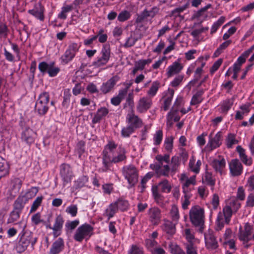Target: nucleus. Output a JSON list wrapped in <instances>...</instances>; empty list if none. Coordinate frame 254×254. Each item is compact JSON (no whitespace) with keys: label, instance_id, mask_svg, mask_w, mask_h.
Masks as SVG:
<instances>
[{"label":"nucleus","instance_id":"680f3d73","mask_svg":"<svg viewBox=\"0 0 254 254\" xmlns=\"http://www.w3.org/2000/svg\"><path fill=\"white\" fill-rule=\"evenodd\" d=\"M44 197L43 196H38L33 202L30 210V213H31L34 212L37 210L38 208L41 205L42 201L43 200Z\"/></svg>","mask_w":254,"mask_h":254},{"label":"nucleus","instance_id":"864d4df0","mask_svg":"<svg viewBox=\"0 0 254 254\" xmlns=\"http://www.w3.org/2000/svg\"><path fill=\"white\" fill-rule=\"evenodd\" d=\"M231 42V40H229L222 43L215 51L214 53V56L218 57L230 45Z\"/></svg>","mask_w":254,"mask_h":254},{"label":"nucleus","instance_id":"f3484780","mask_svg":"<svg viewBox=\"0 0 254 254\" xmlns=\"http://www.w3.org/2000/svg\"><path fill=\"white\" fill-rule=\"evenodd\" d=\"M155 159L157 162L153 164H151L150 165V168L152 170H154L155 173L157 175L158 169L156 167V166H159V168L161 169L162 166H164L163 164V162L167 164L169 163L170 162V155L168 154H165L164 155L158 154L156 156Z\"/></svg>","mask_w":254,"mask_h":254},{"label":"nucleus","instance_id":"c03bdc74","mask_svg":"<svg viewBox=\"0 0 254 254\" xmlns=\"http://www.w3.org/2000/svg\"><path fill=\"white\" fill-rule=\"evenodd\" d=\"M26 199L22 196H19L14 203V210L21 212L25 204L27 203Z\"/></svg>","mask_w":254,"mask_h":254},{"label":"nucleus","instance_id":"2f4dec72","mask_svg":"<svg viewBox=\"0 0 254 254\" xmlns=\"http://www.w3.org/2000/svg\"><path fill=\"white\" fill-rule=\"evenodd\" d=\"M233 104L232 99H226L221 102L218 106V110L221 114H226Z\"/></svg>","mask_w":254,"mask_h":254},{"label":"nucleus","instance_id":"4c0bfd02","mask_svg":"<svg viewBox=\"0 0 254 254\" xmlns=\"http://www.w3.org/2000/svg\"><path fill=\"white\" fill-rule=\"evenodd\" d=\"M160 86V84L158 81L153 82L149 89L147 91V96L152 99V97L156 95Z\"/></svg>","mask_w":254,"mask_h":254},{"label":"nucleus","instance_id":"c85d7f7f","mask_svg":"<svg viewBox=\"0 0 254 254\" xmlns=\"http://www.w3.org/2000/svg\"><path fill=\"white\" fill-rule=\"evenodd\" d=\"M201 165V161L200 160L196 161L193 155L190 157L189 162V169L190 171L195 174H198L200 172Z\"/></svg>","mask_w":254,"mask_h":254},{"label":"nucleus","instance_id":"4468645a","mask_svg":"<svg viewBox=\"0 0 254 254\" xmlns=\"http://www.w3.org/2000/svg\"><path fill=\"white\" fill-rule=\"evenodd\" d=\"M226 160L222 156H219L211 162V166L215 171L220 175H224L226 174Z\"/></svg>","mask_w":254,"mask_h":254},{"label":"nucleus","instance_id":"a878e982","mask_svg":"<svg viewBox=\"0 0 254 254\" xmlns=\"http://www.w3.org/2000/svg\"><path fill=\"white\" fill-rule=\"evenodd\" d=\"M183 236L187 241L186 244L199 243L200 241L194 236V232L192 229L185 228L183 231Z\"/></svg>","mask_w":254,"mask_h":254},{"label":"nucleus","instance_id":"bb28decb","mask_svg":"<svg viewBox=\"0 0 254 254\" xmlns=\"http://www.w3.org/2000/svg\"><path fill=\"white\" fill-rule=\"evenodd\" d=\"M44 8L40 3H36L34 8L29 10L28 12L41 21L44 19Z\"/></svg>","mask_w":254,"mask_h":254},{"label":"nucleus","instance_id":"09e8293b","mask_svg":"<svg viewBox=\"0 0 254 254\" xmlns=\"http://www.w3.org/2000/svg\"><path fill=\"white\" fill-rule=\"evenodd\" d=\"M159 8L156 6L153 7L149 10H144L141 13V16L142 18L148 17H153L159 12Z\"/></svg>","mask_w":254,"mask_h":254},{"label":"nucleus","instance_id":"aec40b11","mask_svg":"<svg viewBox=\"0 0 254 254\" xmlns=\"http://www.w3.org/2000/svg\"><path fill=\"white\" fill-rule=\"evenodd\" d=\"M230 173L232 176H240L243 172V166L238 159H233L229 163Z\"/></svg>","mask_w":254,"mask_h":254},{"label":"nucleus","instance_id":"f257e3e1","mask_svg":"<svg viewBox=\"0 0 254 254\" xmlns=\"http://www.w3.org/2000/svg\"><path fill=\"white\" fill-rule=\"evenodd\" d=\"M126 151L123 147H119L105 159H103V166L99 169V172H106L110 170L112 163H118L126 159Z\"/></svg>","mask_w":254,"mask_h":254},{"label":"nucleus","instance_id":"58836bf2","mask_svg":"<svg viewBox=\"0 0 254 254\" xmlns=\"http://www.w3.org/2000/svg\"><path fill=\"white\" fill-rule=\"evenodd\" d=\"M117 145L113 142H110L109 143L106 145L104 150L103 151V159H105L110 155H112V153L115 151V149L116 148Z\"/></svg>","mask_w":254,"mask_h":254},{"label":"nucleus","instance_id":"cd10ccee","mask_svg":"<svg viewBox=\"0 0 254 254\" xmlns=\"http://www.w3.org/2000/svg\"><path fill=\"white\" fill-rule=\"evenodd\" d=\"M205 245L209 249H215L218 247V243L212 232L209 231L204 236Z\"/></svg>","mask_w":254,"mask_h":254},{"label":"nucleus","instance_id":"13d9d810","mask_svg":"<svg viewBox=\"0 0 254 254\" xmlns=\"http://www.w3.org/2000/svg\"><path fill=\"white\" fill-rule=\"evenodd\" d=\"M233 212L232 209L228 206L225 205L223 208V212L226 223L228 224L230 222Z\"/></svg>","mask_w":254,"mask_h":254},{"label":"nucleus","instance_id":"4d7b16f0","mask_svg":"<svg viewBox=\"0 0 254 254\" xmlns=\"http://www.w3.org/2000/svg\"><path fill=\"white\" fill-rule=\"evenodd\" d=\"M170 216L173 221L177 222L180 219V215L178 207L175 205H172L170 212Z\"/></svg>","mask_w":254,"mask_h":254},{"label":"nucleus","instance_id":"79ce46f5","mask_svg":"<svg viewBox=\"0 0 254 254\" xmlns=\"http://www.w3.org/2000/svg\"><path fill=\"white\" fill-rule=\"evenodd\" d=\"M29 244V240L27 238H21L16 247L17 252L18 253L24 252L27 249Z\"/></svg>","mask_w":254,"mask_h":254},{"label":"nucleus","instance_id":"39448f33","mask_svg":"<svg viewBox=\"0 0 254 254\" xmlns=\"http://www.w3.org/2000/svg\"><path fill=\"white\" fill-rule=\"evenodd\" d=\"M49 95L43 92L39 96L35 104V109L40 115H45L49 110Z\"/></svg>","mask_w":254,"mask_h":254},{"label":"nucleus","instance_id":"0eeeda50","mask_svg":"<svg viewBox=\"0 0 254 254\" xmlns=\"http://www.w3.org/2000/svg\"><path fill=\"white\" fill-rule=\"evenodd\" d=\"M184 193H190L196 184V176L189 177L186 174H182L180 178Z\"/></svg>","mask_w":254,"mask_h":254},{"label":"nucleus","instance_id":"37998d69","mask_svg":"<svg viewBox=\"0 0 254 254\" xmlns=\"http://www.w3.org/2000/svg\"><path fill=\"white\" fill-rule=\"evenodd\" d=\"M152 60L150 58L138 60L135 62L136 68L140 69V70L145 69V71L146 70L145 69L146 67H147L152 63Z\"/></svg>","mask_w":254,"mask_h":254},{"label":"nucleus","instance_id":"052dcab7","mask_svg":"<svg viewBox=\"0 0 254 254\" xmlns=\"http://www.w3.org/2000/svg\"><path fill=\"white\" fill-rule=\"evenodd\" d=\"M79 224L78 220H75L73 221H68L65 224V229L66 232H71Z\"/></svg>","mask_w":254,"mask_h":254},{"label":"nucleus","instance_id":"ea45409f","mask_svg":"<svg viewBox=\"0 0 254 254\" xmlns=\"http://www.w3.org/2000/svg\"><path fill=\"white\" fill-rule=\"evenodd\" d=\"M226 206H228L235 212L240 207L241 204L237 200V198L233 196L226 201Z\"/></svg>","mask_w":254,"mask_h":254},{"label":"nucleus","instance_id":"a18cd8bd","mask_svg":"<svg viewBox=\"0 0 254 254\" xmlns=\"http://www.w3.org/2000/svg\"><path fill=\"white\" fill-rule=\"evenodd\" d=\"M53 64H55V63L54 62H51L49 63H47L45 62H42L39 63L38 65V68L40 70V71L43 73L45 72H47L48 73H49V71H50Z\"/></svg>","mask_w":254,"mask_h":254},{"label":"nucleus","instance_id":"72a5a7b5","mask_svg":"<svg viewBox=\"0 0 254 254\" xmlns=\"http://www.w3.org/2000/svg\"><path fill=\"white\" fill-rule=\"evenodd\" d=\"M118 211L117 204L114 203H111L106 209L104 213V215L108 218V219H111L117 213Z\"/></svg>","mask_w":254,"mask_h":254},{"label":"nucleus","instance_id":"a211bd4d","mask_svg":"<svg viewBox=\"0 0 254 254\" xmlns=\"http://www.w3.org/2000/svg\"><path fill=\"white\" fill-rule=\"evenodd\" d=\"M221 137L220 132H217L214 137H212L211 134H210L209 140L205 146V149L208 151H211L218 147L221 144Z\"/></svg>","mask_w":254,"mask_h":254},{"label":"nucleus","instance_id":"dca6fc26","mask_svg":"<svg viewBox=\"0 0 254 254\" xmlns=\"http://www.w3.org/2000/svg\"><path fill=\"white\" fill-rule=\"evenodd\" d=\"M126 122L134 130L141 127L143 125L142 120L135 115L133 111L127 114L126 117Z\"/></svg>","mask_w":254,"mask_h":254},{"label":"nucleus","instance_id":"f704fd0d","mask_svg":"<svg viewBox=\"0 0 254 254\" xmlns=\"http://www.w3.org/2000/svg\"><path fill=\"white\" fill-rule=\"evenodd\" d=\"M154 187H158V190L162 192L168 193L171 190V186L169 181L166 179L159 182L157 186Z\"/></svg>","mask_w":254,"mask_h":254},{"label":"nucleus","instance_id":"4be33fe9","mask_svg":"<svg viewBox=\"0 0 254 254\" xmlns=\"http://www.w3.org/2000/svg\"><path fill=\"white\" fill-rule=\"evenodd\" d=\"M119 80L120 77L116 75L113 76L106 82L102 84L100 88V90L104 94L109 93L114 88L115 85Z\"/></svg>","mask_w":254,"mask_h":254},{"label":"nucleus","instance_id":"20e7f679","mask_svg":"<svg viewBox=\"0 0 254 254\" xmlns=\"http://www.w3.org/2000/svg\"><path fill=\"white\" fill-rule=\"evenodd\" d=\"M122 173L130 187H132L138 181V171L136 167L132 165L123 167Z\"/></svg>","mask_w":254,"mask_h":254},{"label":"nucleus","instance_id":"7c9ffc66","mask_svg":"<svg viewBox=\"0 0 254 254\" xmlns=\"http://www.w3.org/2000/svg\"><path fill=\"white\" fill-rule=\"evenodd\" d=\"M161 229L169 235H172L176 232L175 225L169 220L164 219L161 226Z\"/></svg>","mask_w":254,"mask_h":254},{"label":"nucleus","instance_id":"69168bd1","mask_svg":"<svg viewBox=\"0 0 254 254\" xmlns=\"http://www.w3.org/2000/svg\"><path fill=\"white\" fill-rule=\"evenodd\" d=\"M166 57L163 56L159 58L158 60L156 61L152 65V66L147 70L145 71V73L152 71L153 69H157L160 67L163 63L166 60Z\"/></svg>","mask_w":254,"mask_h":254},{"label":"nucleus","instance_id":"338daca9","mask_svg":"<svg viewBox=\"0 0 254 254\" xmlns=\"http://www.w3.org/2000/svg\"><path fill=\"white\" fill-rule=\"evenodd\" d=\"M163 139V132L161 130H157L153 135V143L155 145H159Z\"/></svg>","mask_w":254,"mask_h":254},{"label":"nucleus","instance_id":"6ab92c4d","mask_svg":"<svg viewBox=\"0 0 254 254\" xmlns=\"http://www.w3.org/2000/svg\"><path fill=\"white\" fill-rule=\"evenodd\" d=\"M179 100H177L172 110L168 113L167 116L166 125L169 127H171L174 122H178L180 119L178 115V109H176L175 106L179 103Z\"/></svg>","mask_w":254,"mask_h":254},{"label":"nucleus","instance_id":"2eb2a0df","mask_svg":"<svg viewBox=\"0 0 254 254\" xmlns=\"http://www.w3.org/2000/svg\"><path fill=\"white\" fill-rule=\"evenodd\" d=\"M152 100L148 96H143L139 99L136 105V110L139 113H145L151 108L152 105Z\"/></svg>","mask_w":254,"mask_h":254},{"label":"nucleus","instance_id":"774afa93","mask_svg":"<svg viewBox=\"0 0 254 254\" xmlns=\"http://www.w3.org/2000/svg\"><path fill=\"white\" fill-rule=\"evenodd\" d=\"M207 60V58L200 57L194 62L193 64L194 67L196 66L198 68H202L205 66Z\"/></svg>","mask_w":254,"mask_h":254},{"label":"nucleus","instance_id":"6e6552de","mask_svg":"<svg viewBox=\"0 0 254 254\" xmlns=\"http://www.w3.org/2000/svg\"><path fill=\"white\" fill-rule=\"evenodd\" d=\"M110 49L108 46H104L100 55L92 62V65L94 68H99L105 65L110 58Z\"/></svg>","mask_w":254,"mask_h":254},{"label":"nucleus","instance_id":"7ed1b4c3","mask_svg":"<svg viewBox=\"0 0 254 254\" xmlns=\"http://www.w3.org/2000/svg\"><path fill=\"white\" fill-rule=\"evenodd\" d=\"M189 217L192 225L201 226L204 223V210L199 205H194L191 207L189 212Z\"/></svg>","mask_w":254,"mask_h":254},{"label":"nucleus","instance_id":"9d476101","mask_svg":"<svg viewBox=\"0 0 254 254\" xmlns=\"http://www.w3.org/2000/svg\"><path fill=\"white\" fill-rule=\"evenodd\" d=\"M253 227L248 223L245 224L244 229L242 227L239 228V232L238 234V237L239 240L243 242L245 247L246 248L249 247L250 245L248 244L250 241L252 240L253 236L251 235L253 233Z\"/></svg>","mask_w":254,"mask_h":254},{"label":"nucleus","instance_id":"473e14b6","mask_svg":"<svg viewBox=\"0 0 254 254\" xmlns=\"http://www.w3.org/2000/svg\"><path fill=\"white\" fill-rule=\"evenodd\" d=\"M237 151L238 152L241 161L246 165L251 166L253 163L252 159L251 157H248L245 154V150L241 146L237 147Z\"/></svg>","mask_w":254,"mask_h":254},{"label":"nucleus","instance_id":"603ef678","mask_svg":"<svg viewBox=\"0 0 254 254\" xmlns=\"http://www.w3.org/2000/svg\"><path fill=\"white\" fill-rule=\"evenodd\" d=\"M199 244H185L187 254H197V245Z\"/></svg>","mask_w":254,"mask_h":254},{"label":"nucleus","instance_id":"de8ad7c7","mask_svg":"<svg viewBox=\"0 0 254 254\" xmlns=\"http://www.w3.org/2000/svg\"><path fill=\"white\" fill-rule=\"evenodd\" d=\"M114 203L117 204L118 210L119 209L122 211L127 210L129 207V203L128 201L123 198L118 199Z\"/></svg>","mask_w":254,"mask_h":254},{"label":"nucleus","instance_id":"b1692460","mask_svg":"<svg viewBox=\"0 0 254 254\" xmlns=\"http://www.w3.org/2000/svg\"><path fill=\"white\" fill-rule=\"evenodd\" d=\"M36 133L30 128H25L21 133V140L28 144L34 143Z\"/></svg>","mask_w":254,"mask_h":254},{"label":"nucleus","instance_id":"49530a36","mask_svg":"<svg viewBox=\"0 0 254 254\" xmlns=\"http://www.w3.org/2000/svg\"><path fill=\"white\" fill-rule=\"evenodd\" d=\"M151 191L153 197L155 202L158 204H162L164 199V197L159 193V190H158V187H152Z\"/></svg>","mask_w":254,"mask_h":254},{"label":"nucleus","instance_id":"6e6d98bb","mask_svg":"<svg viewBox=\"0 0 254 254\" xmlns=\"http://www.w3.org/2000/svg\"><path fill=\"white\" fill-rule=\"evenodd\" d=\"M8 164L5 161L0 162V179L9 173Z\"/></svg>","mask_w":254,"mask_h":254},{"label":"nucleus","instance_id":"f8f14e48","mask_svg":"<svg viewBox=\"0 0 254 254\" xmlns=\"http://www.w3.org/2000/svg\"><path fill=\"white\" fill-rule=\"evenodd\" d=\"M60 175L64 186L70 183L74 177L71 168L69 165L66 164H64L61 165Z\"/></svg>","mask_w":254,"mask_h":254},{"label":"nucleus","instance_id":"1a4fd4ad","mask_svg":"<svg viewBox=\"0 0 254 254\" xmlns=\"http://www.w3.org/2000/svg\"><path fill=\"white\" fill-rule=\"evenodd\" d=\"M80 45L76 43H70L64 53L61 56L60 60L62 63L67 64L71 61L78 52Z\"/></svg>","mask_w":254,"mask_h":254},{"label":"nucleus","instance_id":"f03ea898","mask_svg":"<svg viewBox=\"0 0 254 254\" xmlns=\"http://www.w3.org/2000/svg\"><path fill=\"white\" fill-rule=\"evenodd\" d=\"M180 166V160L179 156H173L172 157L169 164L164 165L161 169L159 166H156V167L158 169L157 175L166 177L170 176H173L178 171Z\"/></svg>","mask_w":254,"mask_h":254},{"label":"nucleus","instance_id":"e433bc0d","mask_svg":"<svg viewBox=\"0 0 254 254\" xmlns=\"http://www.w3.org/2000/svg\"><path fill=\"white\" fill-rule=\"evenodd\" d=\"M88 182V178L86 176H82L74 182L73 189H79L85 186Z\"/></svg>","mask_w":254,"mask_h":254},{"label":"nucleus","instance_id":"412c9836","mask_svg":"<svg viewBox=\"0 0 254 254\" xmlns=\"http://www.w3.org/2000/svg\"><path fill=\"white\" fill-rule=\"evenodd\" d=\"M22 186L21 180L17 178L11 179L9 182L7 186L8 191L9 195L15 196L19 191Z\"/></svg>","mask_w":254,"mask_h":254},{"label":"nucleus","instance_id":"a19ab883","mask_svg":"<svg viewBox=\"0 0 254 254\" xmlns=\"http://www.w3.org/2000/svg\"><path fill=\"white\" fill-rule=\"evenodd\" d=\"M108 113V110L106 108L103 107L98 109L93 119L92 122L93 123H98L103 117L106 116Z\"/></svg>","mask_w":254,"mask_h":254},{"label":"nucleus","instance_id":"c9c22d12","mask_svg":"<svg viewBox=\"0 0 254 254\" xmlns=\"http://www.w3.org/2000/svg\"><path fill=\"white\" fill-rule=\"evenodd\" d=\"M202 182L207 185L213 187L215 184V180L213 178L211 173L206 171L202 177Z\"/></svg>","mask_w":254,"mask_h":254},{"label":"nucleus","instance_id":"ddd939ff","mask_svg":"<svg viewBox=\"0 0 254 254\" xmlns=\"http://www.w3.org/2000/svg\"><path fill=\"white\" fill-rule=\"evenodd\" d=\"M149 222L153 226H157L162 218L161 210L157 207L149 208L147 212Z\"/></svg>","mask_w":254,"mask_h":254},{"label":"nucleus","instance_id":"9b49d317","mask_svg":"<svg viewBox=\"0 0 254 254\" xmlns=\"http://www.w3.org/2000/svg\"><path fill=\"white\" fill-rule=\"evenodd\" d=\"M254 50V45L249 49L245 51L237 60L233 67H231L232 72L234 73H238L241 68V66L246 60V59Z\"/></svg>","mask_w":254,"mask_h":254},{"label":"nucleus","instance_id":"5fc2aeb1","mask_svg":"<svg viewBox=\"0 0 254 254\" xmlns=\"http://www.w3.org/2000/svg\"><path fill=\"white\" fill-rule=\"evenodd\" d=\"M138 39L135 36V32H131L129 37H128L124 44L125 47H130L133 46Z\"/></svg>","mask_w":254,"mask_h":254},{"label":"nucleus","instance_id":"3c124183","mask_svg":"<svg viewBox=\"0 0 254 254\" xmlns=\"http://www.w3.org/2000/svg\"><path fill=\"white\" fill-rule=\"evenodd\" d=\"M163 146L169 153L172 151L173 148V137L172 136H169L165 138Z\"/></svg>","mask_w":254,"mask_h":254},{"label":"nucleus","instance_id":"8fccbe9b","mask_svg":"<svg viewBox=\"0 0 254 254\" xmlns=\"http://www.w3.org/2000/svg\"><path fill=\"white\" fill-rule=\"evenodd\" d=\"M38 192V189L37 187H32L29 189L25 194L22 195L28 202L29 199H32L36 196Z\"/></svg>","mask_w":254,"mask_h":254},{"label":"nucleus","instance_id":"5701e85b","mask_svg":"<svg viewBox=\"0 0 254 254\" xmlns=\"http://www.w3.org/2000/svg\"><path fill=\"white\" fill-rule=\"evenodd\" d=\"M183 68V65L180 63V60L173 62L167 68L166 74L168 77H170L180 73Z\"/></svg>","mask_w":254,"mask_h":254},{"label":"nucleus","instance_id":"0e129e2a","mask_svg":"<svg viewBox=\"0 0 254 254\" xmlns=\"http://www.w3.org/2000/svg\"><path fill=\"white\" fill-rule=\"evenodd\" d=\"M202 95V92H197L191 98L190 105H196L200 104L203 100Z\"/></svg>","mask_w":254,"mask_h":254},{"label":"nucleus","instance_id":"393cba45","mask_svg":"<svg viewBox=\"0 0 254 254\" xmlns=\"http://www.w3.org/2000/svg\"><path fill=\"white\" fill-rule=\"evenodd\" d=\"M64 222V220L63 217L59 215L56 217L53 226L50 227V228L53 231V235L55 237H57L61 235Z\"/></svg>","mask_w":254,"mask_h":254},{"label":"nucleus","instance_id":"bf43d9fd","mask_svg":"<svg viewBox=\"0 0 254 254\" xmlns=\"http://www.w3.org/2000/svg\"><path fill=\"white\" fill-rule=\"evenodd\" d=\"M73 5L72 4V5H67L63 6L62 8L61 12L58 15V17L62 19H66L67 17L66 14L73 9Z\"/></svg>","mask_w":254,"mask_h":254},{"label":"nucleus","instance_id":"423d86ee","mask_svg":"<svg viewBox=\"0 0 254 254\" xmlns=\"http://www.w3.org/2000/svg\"><path fill=\"white\" fill-rule=\"evenodd\" d=\"M92 233L93 228L89 224H84L77 229L73 238L75 241L81 242L83 239H88Z\"/></svg>","mask_w":254,"mask_h":254},{"label":"nucleus","instance_id":"e2e57ef3","mask_svg":"<svg viewBox=\"0 0 254 254\" xmlns=\"http://www.w3.org/2000/svg\"><path fill=\"white\" fill-rule=\"evenodd\" d=\"M21 212L15 210H13L9 215V218L7 219V223H13L18 220L20 217Z\"/></svg>","mask_w":254,"mask_h":254},{"label":"nucleus","instance_id":"c756f323","mask_svg":"<svg viewBox=\"0 0 254 254\" xmlns=\"http://www.w3.org/2000/svg\"><path fill=\"white\" fill-rule=\"evenodd\" d=\"M64 248V241L62 238H60L53 243L49 252V254H58L63 251Z\"/></svg>","mask_w":254,"mask_h":254}]
</instances>
